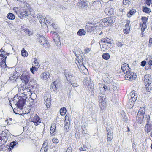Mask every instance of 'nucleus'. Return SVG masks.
<instances>
[{"mask_svg":"<svg viewBox=\"0 0 152 152\" xmlns=\"http://www.w3.org/2000/svg\"><path fill=\"white\" fill-rule=\"evenodd\" d=\"M13 101L15 103L16 102L15 105H17L18 108L22 109L25 104L26 99L22 97L19 96L18 98V96H15L14 98Z\"/></svg>","mask_w":152,"mask_h":152,"instance_id":"f257e3e1","label":"nucleus"},{"mask_svg":"<svg viewBox=\"0 0 152 152\" xmlns=\"http://www.w3.org/2000/svg\"><path fill=\"white\" fill-rule=\"evenodd\" d=\"M9 132L8 130H5L0 134V147L4 145L7 141Z\"/></svg>","mask_w":152,"mask_h":152,"instance_id":"f03ea898","label":"nucleus"},{"mask_svg":"<svg viewBox=\"0 0 152 152\" xmlns=\"http://www.w3.org/2000/svg\"><path fill=\"white\" fill-rule=\"evenodd\" d=\"M37 39L39 42L45 48L50 47V44L46 39L43 35H40L39 34H37Z\"/></svg>","mask_w":152,"mask_h":152,"instance_id":"7ed1b4c3","label":"nucleus"},{"mask_svg":"<svg viewBox=\"0 0 152 152\" xmlns=\"http://www.w3.org/2000/svg\"><path fill=\"white\" fill-rule=\"evenodd\" d=\"M136 119L137 123L140 124L144 123L146 120V122H149L150 120V116L149 115H137Z\"/></svg>","mask_w":152,"mask_h":152,"instance_id":"20e7f679","label":"nucleus"},{"mask_svg":"<svg viewBox=\"0 0 152 152\" xmlns=\"http://www.w3.org/2000/svg\"><path fill=\"white\" fill-rule=\"evenodd\" d=\"M30 77L28 72L26 71L23 72L20 78L23 83H24L25 85L27 84L29 82Z\"/></svg>","mask_w":152,"mask_h":152,"instance_id":"39448f33","label":"nucleus"},{"mask_svg":"<svg viewBox=\"0 0 152 152\" xmlns=\"http://www.w3.org/2000/svg\"><path fill=\"white\" fill-rule=\"evenodd\" d=\"M83 83L87 87L90 91H92L93 88V83L91 81L90 77H87L84 80Z\"/></svg>","mask_w":152,"mask_h":152,"instance_id":"423d86ee","label":"nucleus"},{"mask_svg":"<svg viewBox=\"0 0 152 152\" xmlns=\"http://www.w3.org/2000/svg\"><path fill=\"white\" fill-rule=\"evenodd\" d=\"M7 56L4 54H1L0 57V67L1 69L5 68L7 67L6 64V60Z\"/></svg>","mask_w":152,"mask_h":152,"instance_id":"0eeeda50","label":"nucleus"},{"mask_svg":"<svg viewBox=\"0 0 152 152\" xmlns=\"http://www.w3.org/2000/svg\"><path fill=\"white\" fill-rule=\"evenodd\" d=\"M102 20L105 26H107L109 24H112L115 22V18L111 16L104 18Z\"/></svg>","mask_w":152,"mask_h":152,"instance_id":"6e6552de","label":"nucleus"},{"mask_svg":"<svg viewBox=\"0 0 152 152\" xmlns=\"http://www.w3.org/2000/svg\"><path fill=\"white\" fill-rule=\"evenodd\" d=\"M88 1L87 0H79L77 5L80 8H86L88 7Z\"/></svg>","mask_w":152,"mask_h":152,"instance_id":"1a4fd4ad","label":"nucleus"},{"mask_svg":"<svg viewBox=\"0 0 152 152\" xmlns=\"http://www.w3.org/2000/svg\"><path fill=\"white\" fill-rule=\"evenodd\" d=\"M29 13L26 9H22L20 10V12L18 15L21 19H23L28 16Z\"/></svg>","mask_w":152,"mask_h":152,"instance_id":"9d476101","label":"nucleus"},{"mask_svg":"<svg viewBox=\"0 0 152 152\" xmlns=\"http://www.w3.org/2000/svg\"><path fill=\"white\" fill-rule=\"evenodd\" d=\"M105 94L100 93L99 94V99L100 101V102L102 103L101 105H103L105 107L106 105V102L107 101V99L106 96L104 94Z\"/></svg>","mask_w":152,"mask_h":152,"instance_id":"9b49d317","label":"nucleus"},{"mask_svg":"<svg viewBox=\"0 0 152 152\" xmlns=\"http://www.w3.org/2000/svg\"><path fill=\"white\" fill-rule=\"evenodd\" d=\"M144 82L145 84H151L152 83V80L151 75L149 74H147L144 77Z\"/></svg>","mask_w":152,"mask_h":152,"instance_id":"f8f14e48","label":"nucleus"},{"mask_svg":"<svg viewBox=\"0 0 152 152\" xmlns=\"http://www.w3.org/2000/svg\"><path fill=\"white\" fill-rule=\"evenodd\" d=\"M64 74L67 81L70 83H71L72 78L73 77H75L74 75L73 74L70 73L66 70H65Z\"/></svg>","mask_w":152,"mask_h":152,"instance_id":"ddd939ff","label":"nucleus"},{"mask_svg":"<svg viewBox=\"0 0 152 152\" xmlns=\"http://www.w3.org/2000/svg\"><path fill=\"white\" fill-rule=\"evenodd\" d=\"M50 34H52V37L53 38V40L57 45H58V44L56 43V42H58V41L60 43L59 41V36L58 34L54 32V31H52L50 32Z\"/></svg>","mask_w":152,"mask_h":152,"instance_id":"4468645a","label":"nucleus"},{"mask_svg":"<svg viewBox=\"0 0 152 152\" xmlns=\"http://www.w3.org/2000/svg\"><path fill=\"white\" fill-rule=\"evenodd\" d=\"M121 69L124 74H126L129 72L130 69L128 66V64L126 63H124L121 66Z\"/></svg>","mask_w":152,"mask_h":152,"instance_id":"2eb2a0df","label":"nucleus"},{"mask_svg":"<svg viewBox=\"0 0 152 152\" xmlns=\"http://www.w3.org/2000/svg\"><path fill=\"white\" fill-rule=\"evenodd\" d=\"M31 120V121L34 123L35 125H38L40 123H41L40 119L37 114L35 115Z\"/></svg>","mask_w":152,"mask_h":152,"instance_id":"dca6fc26","label":"nucleus"},{"mask_svg":"<svg viewBox=\"0 0 152 152\" xmlns=\"http://www.w3.org/2000/svg\"><path fill=\"white\" fill-rule=\"evenodd\" d=\"M50 96L49 97L48 96V97L46 96L44 97V99L45 101V104L46 105L47 108H49L51 104L50 103Z\"/></svg>","mask_w":152,"mask_h":152,"instance_id":"f3484780","label":"nucleus"},{"mask_svg":"<svg viewBox=\"0 0 152 152\" xmlns=\"http://www.w3.org/2000/svg\"><path fill=\"white\" fill-rule=\"evenodd\" d=\"M48 143L46 142H45L42 145V146L40 150V152H46L48 149Z\"/></svg>","mask_w":152,"mask_h":152,"instance_id":"a211bd4d","label":"nucleus"},{"mask_svg":"<svg viewBox=\"0 0 152 152\" xmlns=\"http://www.w3.org/2000/svg\"><path fill=\"white\" fill-rule=\"evenodd\" d=\"M96 27V26H93L86 25L85 26V29L88 32L91 33L92 31L95 29Z\"/></svg>","mask_w":152,"mask_h":152,"instance_id":"6ab92c4d","label":"nucleus"},{"mask_svg":"<svg viewBox=\"0 0 152 152\" xmlns=\"http://www.w3.org/2000/svg\"><path fill=\"white\" fill-rule=\"evenodd\" d=\"M152 129V125L151 124H149V122H147L145 126V130L146 132L148 133L150 132Z\"/></svg>","mask_w":152,"mask_h":152,"instance_id":"aec40b11","label":"nucleus"},{"mask_svg":"<svg viewBox=\"0 0 152 152\" xmlns=\"http://www.w3.org/2000/svg\"><path fill=\"white\" fill-rule=\"evenodd\" d=\"M92 5L96 8L100 7L101 6V3L100 1V0H96L93 2Z\"/></svg>","mask_w":152,"mask_h":152,"instance_id":"412c9836","label":"nucleus"},{"mask_svg":"<svg viewBox=\"0 0 152 152\" xmlns=\"http://www.w3.org/2000/svg\"><path fill=\"white\" fill-rule=\"evenodd\" d=\"M56 125L55 124H53L50 127V132L51 134L52 135L56 133Z\"/></svg>","mask_w":152,"mask_h":152,"instance_id":"4be33fe9","label":"nucleus"},{"mask_svg":"<svg viewBox=\"0 0 152 152\" xmlns=\"http://www.w3.org/2000/svg\"><path fill=\"white\" fill-rule=\"evenodd\" d=\"M50 77V74L47 72H44V73L42 74L41 75V78L45 80H46L48 78Z\"/></svg>","mask_w":152,"mask_h":152,"instance_id":"5701e85b","label":"nucleus"},{"mask_svg":"<svg viewBox=\"0 0 152 152\" xmlns=\"http://www.w3.org/2000/svg\"><path fill=\"white\" fill-rule=\"evenodd\" d=\"M101 42L111 44V39H109L107 37L104 38L101 40Z\"/></svg>","mask_w":152,"mask_h":152,"instance_id":"b1692460","label":"nucleus"},{"mask_svg":"<svg viewBox=\"0 0 152 152\" xmlns=\"http://www.w3.org/2000/svg\"><path fill=\"white\" fill-rule=\"evenodd\" d=\"M28 84V86L31 87L32 88L37 87L36 83L33 79L30 80Z\"/></svg>","mask_w":152,"mask_h":152,"instance_id":"393cba45","label":"nucleus"},{"mask_svg":"<svg viewBox=\"0 0 152 152\" xmlns=\"http://www.w3.org/2000/svg\"><path fill=\"white\" fill-rule=\"evenodd\" d=\"M145 85L146 88V91L147 92H150L152 89V83L151 84H146Z\"/></svg>","mask_w":152,"mask_h":152,"instance_id":"a878e982","label":"nucleus"},{"mask_svg":"<svg viewBox=\"0 0 152 152\" xmlns=\"http://www.w3.org/2000/svg\"><path fill=\"white\" fill-rule=\"evenodd\" d=\"M50 89L52 91H55L57 90L56 84L55 82H53L50 86Z\"/></svg>","mask_w":152,"mask_h":152,"instance_id":"bb28decb","label":"nucleus"},{"mask_svg":"<svg viewBox=\"0 0 152 152\" xmlns=\"http://www.w3.org/2000/svg\"><path fill=\"white\" fill-rule=\"evenodd\" d=\"M145 109L144 107H140V109L137 115H145Z\"/></svg>","mask_w":152,"mask_h":152,"instance_id":"cd10ccee","label":"nucleus"},{"mask_svg":"<svg viewBox=\"0 0 152 152\" xmlns=\"http://www.w3.org/2000/svg\"><path fill=\"white\" fill-rule=\"evenodd\" d=\"M113 134H107V146H108V145H109L110 144L109 142H111L113 138Z\"/></svg>","mask_w":152,"mask_h":152,"instance_id":"c85d7f7f","label":"nucleus"},{"mask_svg":"<svg viewBox=\"0 0 152 152\" xmlns=\"http://www.w3.org/2000/svg\"><path fill=\"white\" fill-rule=\"evenodd\" d=\"M106 131L107 134H113V131L112 128L109 126H107Z\"/></svg>","mask_w":152,"mask_h":152,"instance_id":"c756f323","label":"nucleus"},{"mask_svg":"<svg viewBox=\"0 0 152 152\" xmlns=\"http://www.w3.org/2000/svg\"><path fill=\"white\" fill-rule=\"evenodd\" d=\"M86 34V31L83 29H79L77 32V34L79 36H82L85 35Z\"/></svg>","mask_w":152,"mask_h":152,"instance_id":"7c9ffc66","label":"nucleus"},{"mask_svg":"<svg viewBox=\"0 0 152 152\" xmlns=\"http://www.w3.org/2000/svg\"><path fill=\"white\" fill-rule=\"evenodd\" d=\"M102 86V87L101 88H100V90H101V89H103L104 94H105L106 93H107V92H108L110 90L109 87L107 86L104 85H103Z\"/></svg>","mask_w":152,"mask_h":152,"instance_id":"2f4dec72","label":"nucleus"},{"mask_svg":"<svg viewBox=\"0 0 152 152\" xmlns=\"http://www.w3.org/2000/svg\"><path fill=\"white\" fill-rule=\"evenodd\" d=\"M17 144H18V143H16V141H13L10 142V145L9 146V147L10 148V150H11L15 146H16Z\"/></svg>","mask_w":152,"mask_h":152,"instance_id":"473e14b6","label":"nucleus"},{"mask_svg":"<svg viewBox=\"0 0 152 152\" xmlns=\"http://www.w3.org/2000/svg\"><path fill=\"white\" fill-rule=\"evenodd\" d=\"M7 17L9 19L12 20L14 19L15 18L14 15L11 13H9Z\"/></svg>","mask_w":152,"mask_h":152,"instance_id":"72a5a7b5","label":"nucleus"},{"mask_svg":"<svg viewBox=\"0 0 152 152\" xmlns=\"http://www.w3.org/2000/svg\"><path fill=\"white\" fill-rule=\"evenodd\" d=\"M136 11L134 9L130 10L128 13L127 14V16L128 17H130L132 15H133L135 13Z\"/></svg>","mask_w":152,"mask_h":152,"instance_id":"f704fd0d","label":"nucleus"},{"mask_svg":"<svg viewBox=\"0 0 152 152\" xmlns=\"http://www.w3.org/2000/svg\"><path fill=\"white\" fill-rule=\"evenodd\" d=\"M128 72L130 75V77H131V78H133V80L135 79L137 77L136 74L134 73L133 72H130V71Z\"/></svg>","mask_w":152,"mask_h":152,"instance_id":"c9c22d12","label":"nucleus"},{"mask_svg":"<svg viewBox=\"0 0 152 152\" xmlns=\"http://www.w3.org/2000/svg\"><path fill=\"white\" fill-rule=\"evenodd\" d=\"M110 56L109 54L107 53H104L102 55L103 58L106 60H108L110 58Z\"/></svg>","mask_w":152,"mask_h":152,"instance_id":"e433bc0d","label":"nucleus"},{"mask_svg":"<svg viewBox=\"0 0 152 152\" xmlns=\"http://www.w3.org/2000/svg\"><path fill=\"white\" fill-rule=\"evenodd\" d=\"M142 10L144 12L146 13H149L151 12L149 8L144 6L142 7Z\"/></svg>","mask_w":152,"mask_h":152,"instance_id":"4c0bfd02","label":"nucleus"},{"mask_svg":"<svg viewBox=\"0 0 152 152\" xmlns=\"http://www.w3.org/2000/svg\"><path fill=\"white\" fill-rule=\"evenodd\" d=\"M66 111V108L65 107H63L60 110V113L61 115H64L65 114Z\"/></svg>","mask_w":152,"mask_h":152,"instance_id":"58836bf2","label":"nucleus"},{"mask_svg":"<svg viewBox=\"0 0 152 152\" xmlns=\"http://www.w3.org/2000/svg\"><path fill=\"white\" fill-rule=\"evenodd\" d=\"M137 97V96H136V95L134 97L131 96H128V98L129 100L132 101L133 102H135L136 100Z\"/></svg>","mask_w":152,"mask_h":152,"instance_id":"ea45409f","label":"nucleus"},{"mask_svg":"<svg viewBox=\"0 0 152 152\" xmlns=\"http://www.w3.org/2000/svg\"><path fill=\"white\" fill-rule=\"evenodd\" d=\"M39 21L41 25L46 24L45 22V20L43 17H40V18H39Z\"/></svg>","mask_w":152,"mask_h":152,"instance_id":"a19ab883","label":"nucleus"},{"mask_svg":"<svg viewBox=\"0 0 152 152\" xmlns=\"http://www.w3.org/2000/svg\"><path fill=\"white\" fill-rule=\"evenodd\" d=\"M125 78L126 80H133V78H131V77H130V75L128 72L127 73V74L125 76Z\"/></svg>","mask_w":152,"mask_h":152,"instance_id":"79ce46f5","label":"nucleus"},{"mask_svg":"<svg viewBox=\"0 0 152 152\" xmlns=\"http://www.w3.org/2000/svg\"><path fill=\"white\" fill-rule=\"evenodd\" d=\"M32 66V67L30 68V70L31 71V72L33 74L34 73V71H37L38 70V69L39 67H37V66Z\"/></svg>","mask_w":152,"mask_h":152,"instance_id":"37998d69","label":"nucleus"},{"mask_svg":"<svg viewBox=\"0 0 152 152\" xmlns=\"http://www.w3.org/2000/svg\"><path fill=\"white\" fill-rule=\"evenodd\" d=\"M21 54L23 57H26L28 56L27 52L24 50V48L21 51Z\"/></svg>","mask_w":152,"mask_h":152,"instance_id":"c03bdc74","label":"nucleus"},{"mask_svg":"<svg viewBox=\"0 0 152 152\" xmlns=\"http://www.w3.org/2000/svg\"><path fill=\"white\" fill-rule=\"evenodd\" d=\"M75 56L78 58V59L80 60V61H81V60H82V61H83V57H82V56L81 55H80V54H78V55H77L76 53V52H75Z\"/></svg>","mask_w":152,"mask_h":152,"instance_id":"a18cd8bd","label":"nucleus"},{"mask_svg":"<svg viewBox=\"0 0 152 152\" xmlns=\"http://www.w3.org/2000/svg\"><path fill=\"white\" fill-rule=\"evenodd\" d=\"M13 10L14 11V12L18 15V14H19V13L20 12V10H19L18 8L17 7H15L13 8Z\"/></svg>","mask_w":152,"mask_h":152,"instance_id":"49530a36","label":"nucleus"},{"mask_svg":"<svg viewBox=\"0 0 152 152\" xmlns=\"http://www.w3.org/2000/svg\"><path fill=\"white\" fill-rule=\"evenodd\" d=\"M135 91H132L129 94L128 96H134L135 95L136 96H137V93H135Z\"/></svg>","mask_w":152,"mask_h":152,"instance_id":"de8ad7c7","label":"nucleus"},{"mask_svg":"<svg viewBox=\"0 0 152 152\" xmlns=\"http://www.w3.org/2000/svg\"><path fill=\"white\" fill-rule=\"evenodd\" d=\"M132 1H129V0H123V3L124 5H126L127 4H130Z\"/></svg>","mask_w":152,"mask_h":152,"instance_id":"09e8293b","label":"nucleus"},{"mask_svg":"<svg viewBox=\"0 0 152 152\" xmlns=\"http://www.w3.org/2000/svg\"><path fill=\"white\" fill-rule=\"evenodd\" d=\"M50 18H49V15H47L45 17L46 19V21L47 23H49L50 24H52V23L51 22V21L49 19Z\"/></svg>","mask_w":152,"mask_h":152,"instance_id":"8fccbe9b","label":"nucleus"},{"mask_svg":"<svg viewBox=\"0 0 152 152\" xmlns=\"http://www.w3.org/2000/svg\"><path fill=\"white\" fill-rule=\"evenodd\" d=\"M140 26H142V28H146L147 27L146 25V22L145 21H144L142 24H141V23H140Z\"/></svg>","mask_w":152,"mask_h":152,"instance_id":"3c124183","label":"nucleus"},{"mask_svg":"<svg viewBox=\"0 0 152 152\" xmlns=\"http://www.w3.org/2000/svg\"><path fill=\"white\" fill-rule=\"evenodd\" d=\"M113 9L112 8H108V15H112L113 12Z\"/></svg>","mask_w":152,"mask_h":152,"instance_id":"603ef678","label":"nucleus"},{"mask_svg":"<svg viewBox=\"0 0 152 152\" xmlns=\"http://www.w3.org/2000/svg\"><path fill=\"white\" fill-rule=\"evenodd\" d=\"M129 103L128 104V105H130V107H132L133 106L134 104V102H133L132 101H131L130 100H129Z\"/></svg>","mask_w":152,"mask_h":152,"instance_id":"864d4df0","label":"nucleus"},{"mask_svg":"<svg viewBox=\"0 0 152 152\" xmlns=\"http://www.w3.org/2000/svg\"><path fill=\"white\" fill-rule=\"evenodd\" d=\"M69 124L68 122H66L65 124L64 127L66 129V130L68 129L69 128Z\"/></svg>","mask_w":152,"mask_h":152,"instance_id":"5fc2aeb1","label":"nucleus"},{"mask_svg":"<svg viewBox=\"0 0 152 152\" xmlns=\"http://www.w3.org/2000/svg\"><path fill=\"white\" fill-rule=\"evenodd\" d=\"M34 64H35L36 66H37V67H39V66L38 65V61L37 60L36 58H34Z\"/></svg>","mask_w":152,"mask_h":152,"instance_id":"6e6d98bb","label":"nucleus"},{"mask_svg":"<svg viewBox=\"0 0 152 152\" xmlns=\"http://www.w3.org/2000/svg\"><path fill=\"white\" fill-rule=\"evenodd\" d=\"M31 86H29V87H28V86H25V89L24 90H26V91H28V92H31Z\"/></svg>","mask_w":152,"mask_h":152,"instance_id":"4d7b16f0","label":"nucleus"},{"mask_svg":"<svg viewBox=\"0 0 152 152\" xmlns=\"http://www.w3.org/2000/svg\"><path fill=\"white\" fill-rule=\"evenodd\" d=\"M52 142L53 143L57 144L59 142V140L57 138H53L52 139Z\"/></svg>","mask_w":152,"mask_h":152,"instance_id":"13d9d810","label":"nucleus"},{"mask_svg":"<svg viewBox=\"0 0 152 152\" xmlns=\"http://www.w3.org/2000/svg\"><path fill=\"white\" fill-rule=\"evenodd\" d=\"M129 28L128 29L127 28H126V29L123 30L124 33L126 34H128L129 32Z\"/></svg>","mask_w":152,"mask_h":152,"instance_id":"bf43d9fd","label":"nucleus"},{"mask_svg":"<svg viewBox=\"0 0 152 152\" xmlns=\"http://www.w3.org/2000/svg\"><path fill=\"white\" fill-rule=\"evenodd\" d=\"M23 30L25 31V33H28V34L29 35H31V34L30 33L31 32L29 31V30L28 29L25 28V29H23Z\"/></svg>","mask_w":152,"mask_h":152,"instance_id":"052dcab7","label":"nucleus"},{"mask_svg":"<svg viewBox=\"0 0 152 152\" xmlns=\"http://www.w3.org/2000/svg\"><path fill=\"white\" fill-rule=\"evenodd\" d=\"M66 152H72V147H68Z\"/></svg>","mask_w":152,"mask_h":152,"instance_id":"680f3d73","label":"nucleus"},{"mask_svg":"<svg viewBox=\"0 0 152 152\" xmlns=\"http://www.w3.org/2000/svg\"><path fill=\"white\" fill-rule=\"evenodd\" d=\"M117 46L120 47H121L123 45V44L121 42H118L117 43Z\"/></svg>","mask_w":152,"mask_h":152,"instance_id":"e2e57ef3","label":"nucleus"},{"mask_svg":"<svg viewBox=\"0 0 152 152\" xmlns=\"http://www.w3.org/2000/svg\"><path fill=\"white\" fill-rule=\"evenodd\" d=\"M148 19V18L145 17H142V20L143 22L144 21H145L147 23V22Z\"/></svg>","mask_w":152,"mask_h":152,"instance_id":"0e129e2a","label":"nucleus"},{"mask_svg":"<svg viewBox=\"0 0 152 152\" xmlns=\"http://www.w3.org/2000/svg\"><path fill=\"white\" fill-rule=\"evenodd\" d=\"M141 66L142 67L145 66L146 64V62L145 61H143L141 62Z\"/></svg>","mask_w":152,"mask_h":152,"instance_id":"69168bd1","label":"nucleus"},{"mask_svg":"<svg viewBox=\"0 0 152 152\" xmlns=\"http://www.w3.org/2000/svg\"><path fill=\"white\" fill-rule=\"evenodd\" d=\"M151 0H146V4L148 6H150L152 2Z\"/></svg>","mask_w":152,"mask_h":152,"instance_id":"338daca9","label":"nucleus"},{"mask_svg":"<svg viewBox=\"0 0 152 152\" xmlns=\"http://www.w3.org/2000/svg\"><path fill=\"white\" fill-rule=\"evenodd\" d=\"M152 44V38H150L149 39V43L148 44V45L149 46V47H150L151 46Z\"/></svg>","mask_w":152,"mask_h":152,"instance_id":"774afa93","label":"nucleus"}]
</instances>
